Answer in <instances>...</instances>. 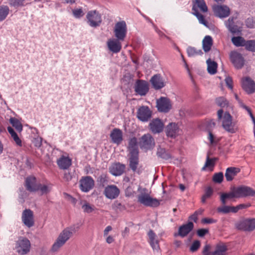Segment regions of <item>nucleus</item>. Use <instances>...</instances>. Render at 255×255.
I'll list each match as a JSON object with an SVG mask.
<instances>
[{"label": "nucleus", "mask_w": 255, "mask_h": 255, "mask_svg": "<svg viewBox=\"0 0 255 255\" xmlns=\"http://www.w3.org/2000/svg\"><path fill=\"white\" fill-rule=\"evenodd\" d=\"M76 232L74 226L66 228L59 235L55 242L52 245L51 250L52 252L57 251L62 247L67 241L73 236Z\"/></svg>", "instance_id": "nucleus-1"}, {"label": "nucleus", "mask_w": 255, "mask_h": 255, "mask_svg": "<svg viewBox=\"0 0 255 255\" xmlns=\"http://www.w3.org/2000/svg\"><path fill=\"white\" fill-rule=\"evenodd\" d=\"M155 145V140L150 133L144 134L139 139L138 145L145 151L152 149Z\"/></svg>", "instance_id": "nucleus-2"}, {"label": "nucleus", "mask_w": 255, "mask_h": 255, "mask_svg": "<svg viewBox=\"0 0 255 255\" xmlns=\"http://www.w3.org/2000/svg\"><path fill=\"white\" fill-rule=\"evenodd\" d=\"M222 127L224 129L230 133H235L238 128L235 123L232 121V117L229 112H225L222 119Z\"/></svg>", "instance_id": "nucleus-3"}, {"label": "nucleus", "mask_w": 255, "mask_h": 255, "mask_svg": "<svg viewBox=\"0 0 255 255\" xmlns=\"http://www.w3.org/2000/svg\"><path fill=\"white\" fill-rule=\"evenodd\" d=\"M138 202L146 207H157L160 205L158 200L151 197L148 194L141 193L138 195Z\"/></svg>", "instance_id": "nucleus-4"}, {"label": "nucleus", "mask_w": 255, "mask_h": 255, "mask_svg": "<svg viewBox=\"0 0 255 255\" xmlns=\"http://www.w3.org/2000/svg\"><path fill=\"white\" fill-rule=\"evenodd\" d=\"M30 242L26 238H21L16 242V251L20 255L28 254L30 251Z\"/></svg>", "instance_id": "nucleus-5"}, {"label": "nucleus", "mask_w": 255, "mask_h": 255, "mask_svg": "<svg viewBox=\"0 0 255 255\" xmlns=\"http://www.w3.org/2000/svg\"><path fill=\"white\" fill-rule=\"evenodd\" d=\"M236 227L239 230L251 232L255 229V218L245 219L236 224Z\"/></svg>", "instance_id": "nucleus-6"}, {"label": "nucleus", "mask_w": 255, "mask_h": 255, "mask_svg": "<svg viewBox=\"0 0 255 255\" xmlns=\"http://www.w3.org/2000/svg\"><path fill=\"white\" fill-rule=\"evenodd\" d=\"M86 18L88 23L93 27L99 26L102 22L101 15L96 10L89 11L87 14Z\"/></svg>", "instance_id": "nucleus-7"}, {"label": "nucleus", "mask_w": 255, "mask_h": 255, "mask_svg": "<svg viewBox=\"0 0 255 255\" xmlns=\"http://www.w3.org/2000/svg\"><path fill=\"white\" fill-rule=\"evenodd\" d=\"M237 198L255 196V190L251 187L242 185L235 187Z\"/></svg>", "instance_id": "nucleus-8"}, {"label": "nucleus", "mask_w": 255, "mask_h": 255, "mask_svg": "<svg viewBox=\"0 0 255 255\" xmlns=\"http://www.w3.org/2000/svg\"><path fill=\"white\" fill-rule=\"evenodd\" d=\"M114 33L118 40L123 41L127 33L126 22L124 21L117 22L115 25Z\"/></svg>", "instance_id": "nucleus-9"}, {"label": "nucleus", "mask_w": 255, "mask_h": 255, "mask_svg": "<svg viewBox=\"0 0 255 255\" xmlns=\"http://www.w3.org/2000/svg\"><path fill=\"white\" fill-rule=\"evenodd\" d=\"M156 107L159 112L166 113L171 109L172 105L168 98L161 97L156 101Z\"/></svg>", "instance_id": "nucleus-10"}, {"label": "nucleus", "mask_w": 255, "mask_h": 255, "mask_svg": "<svg viewBox=\"0 0 255 255\" xmlns=\"http://www.w3.org/2000/svg\"><path fill=\"white\" fill-rule=\"evenodd\" d=\"M80 188L84 192H88L91 190L94 186V181L91 176L83 177L79 181Z\"/></svg>", "instance_id": "nucleus-11"}, {"label": "nucleus", "mask_w": 255, "mask_h": 255, "mask_svg": "<svg viewBox=\"0 0 255 255\" xmlns=\"http://www.w3.org/2000/svg\"><path fill=\"white\" fill-rule=\"evenodd\" d=\"M152 112L147 106L140 107L137 112V118L140 121L147 122L151 117Z\"/></svg>", "instance_id": "nucleus-12"}, {"label": "nucleus", "mask_w": 255, "mask_h": 255, "mask_svg": "<svg viewBox=\"0 0 255 255\" xmlns=\"http://www.w3.org/2000/svg\"><path fill=\"white\" fill-rule=\"evenodd\" d=\"M214 14L220 18L228 17L230 14V9L225 5H214L212 7Z\"/></svg>", "instance_id": "nucleus-13"}, {"label": "nucleus", "mask_w": 255, "mask_h": 255, "mask_svg": "<svg viewBox=\"0 0 255 255\" xmlns=\"http://www.w3.org/2000/svg\"><path fill=\"white\" fill-rule=\"evenodd\" d=\"M232 63L237 69H241L244 65L245 60L242 55L237 52H232L230 55Z\"/></svg>", "instance_id": "nucleus-14"}, {"label": "nucleus", "mask_w": 255, "mask_h": 255, "mask_svg": "<svg viewBox=\"0 0 255 255\" xmlns=\"http://www.w3.org/2000/svg\"><path fill=\"white\" fill-rule=\"evenodd\" d=\"M120 191L115 185H108L105 187L104 194L109 199H115L120 195Z\"/></svg>", "instance_id": "nucleus-15"}, {"label": "nucleus", "mask_w": 255, "mask_h": 255, "mask_svg": "<svg viewBox=\"0 0 255 255\" xmlns=\"http://www.w3.org/2000/svg\"><path fill=\"white\" fill-rule=\"evenodd\" d=\"M134 91L140 96H145L149 91L147 82L144 80H137L135 84Z\"/></svg>", "instance_id": "nucleus-16"}, {"label": "nucleus", "mask_w": 255, "mask_h": 255, "mask_svg": "<svg viewBox=\"0 0 255 255\" xmlns=\"http://www.w3.org/2000/svg\"><path fill=\"white\" fill-rule=\"evenodd\" d=\"M22 221L23 224L28 228L32 227L34 224L33 213L30 209H25L22 214Z\"/></svg>", "instance_id": "nucleus-17"}, {"label": "nucleus", "mask_w": 255, "mask_h": 255, "mask_svg": "<svg viewBox=\"0 0 255 255\" xmlns=\"http://www.w3.org/2000/svg\"><path fill=\"white\" fill-rule=\"evenodd\" d=\"M25 186L27 190L29 192H36L38 191L39 183H37L36 178L32 175L27 176L25 180Z\"/></svg>", "instance_id": "nucleus-18"}, {"label": "nucleus", "mask_w": 255, "mask_h": 255, "mask_svg": "<svg viewBox=\"0 0 255 255\" xmlns=\"http://www.w3.org/2000/svg\"><path fill=\"white\" fill-rule=\"evenodd\" d=\"M194 228V224L192 222H188L180 226L178 229V233H175L174 236H179L182 238L186 236Z\"/></svg>", "instance_id": "nucleus-19"}, {"label": "nucleus", "mask_w": 255, "mask_h": 255, "mask_svg": "<svg viewBox=\"0 0 255 255\" xmlns=\"http://www.w3.org/2000/svg\"><path fill=\"white\" fill-rule=\"evenodd\" d=\"M151 132L154 134L161 132L164 128V124L159 119H153L149 124Z\"/></svg>", "instance_id": "nucleus-20"}, {"label": "nucleus", "mask_w": 255, "mask_h": 255, "mask_svg": "<svg viewBox=\"0 0 255 255\" xmlns=\"http://www.w3.org/2000/svg\"><path fill=\"white\" fill-rule=\"evenodd\" d=\"M110 136L112 142L117 145L120 144L123 140V132L122 130L119 128H114L112 130Z\"/></svg>", "instance_id": "nucleus-21"}, {"label": "nucleus", "mask_w": 255, "mask_h": 255, "mask_svg": "<svg viewBox=\"0 0 255 255\" xmlns=\"http://www.w3.org/2000/svg\"><path fill=\"white\" fill-rule=\"evenodd\" d=\"M242 88L249 94L255 92V82L249 77H246L242 82Z\"/></svg>", "instance_id": "nucleus-22"}, {"label": "nucleus", "mask_w": 255, "mask_h": 255, "mask_svg": "<svg viewBox=\"0 0 255 255\" xmlns=\"http://www.w3.org/2000/svg\"><path fill=\"white\" fill-rule=\"evenodd\" d=\"M125 165L119 162H116L112 165L110 167V173L115 176H118L121 175L125 171Z\"/></svg>", "instance_id": "nucleus-23"}, {"label": "nucleus", "mask_w": 255, "mask_h": 255, "mask_svg": "<svg viewBox=\"0 0 255 255\" xmlns=\"http://www.w3.org/2000/svg\"><path fill=\"white\" fill-rule=\"evenodd\" d=\"M150 82L155 90L161 89L165 86L164 80L160 74H155L153 76Z\"/></svg>", "instance_id": "nucleus-24"}, {"label": "nucleus", "mask_w": 255, "mask_h": 255, "mask_svg": "<svg viewBox=\"0 0 255 255\" xmlns=\"http://www.w3.org/2000/svg\"><path fill=\"white\" fill-rule=\"evenodd\" d=\"M179 128L175 123L169 124L165 128L166 135L170 137H175L178 134Z\"/></svg>", "instance_id": "nucleus-25"}, {"label": "nucleus", "mask_w": 255, "mask_h": 255, "mask_svg": "<svg viewBox=\"0 0 255 255\" xmlns=\"http://www.w3.org/2000/svg\"><path fill=\"white\" fill-rule=\"evenodd\" d=\"M236 18L234 17H230L227 21L225 22V25L228 30L233 34L238 33L241 32L240 27L235 24L234 20Z\"/></svg>", "instance_id": "nucleus-26"}, {"label": "nucleus", "mask_w": 255, "mask_h": 255, "mask_svg": "<svg viewBox=\"0 0 255 255\" xmlns=\"http://www.w3.org/2000/svg\"><path fill=\"white\" fill-rule=\"evenodd\" d=\"M149 243L154 251H158L160 249L159 242L156 239V235L153 230H150L148 232Z\"/></svg>", "instance_id": "nucleus-27"}, {"label": "nucleus", "mask_w": 255, "mask_h": 255, "mask_svg": "<svg viewBox=\"0 0 255 255\" xmlns=\"http://www.w3.org/2000/svg\"><path fill=\"white\" fill-rule=\"evenodd\" d=\"M239 168L235 167H230L227 168L225 173V177L227 181H231L233 180L235 176L240 172Z\"/></svg>", "instance_id": "nucleus-28"}, {"label": "nucleus", "mask_w": 255, "mask_h": 255, "mask_svg": "<svg viewBox=\"0 0 255 255\" xmlns=\"http://www.w3.org/2000/svg\"><path fill=\"white\" fill-rule=\"evenodd\" d=\"M235 198H237V196L235 187H233L231 188L230 192L228 193H222L221 194L220 200L222 204L225 205L226 204L227 199H231Z\"/></svg>", "instance_id": "nucleus-29"}, {"label": "nucleus", "mask_w": 255, "mask_h": 255, "mask_svg": "<svg viewBox=\"0 0 255 255\" xmlns=\"http://www.w3.org/2000/svg\"><path fill=\"white\" fill-rule=\"evenodd\" d=\"M107 45L110 50L114 53L119 52L122 48L121 43L118 40L109 39Z\"/></svg>", "instance_id": "nucleus-30"}, {"label": "nucleus", "mask_w": 255, "mask_h": 255, "mask_svg": "<svg viewBox=\"0 0 255 255\" xmlns=\"http://www.w3.org/2000/svg\"><path fill=\"white\" fill-rule=\"evenodd\" d=\"M193 7L194 6L196 7L195 10H198V8H199L203 12L208 11V7L204 0H193Z\"/></svg>", "instance_id": "nucleus-31"}, {"label": "nucleus", "mask_w": 255, "mask_h": 255, "mask_svg": "<svg viewBox=\"0 0 255 255\" xmlns=\"http://www.w3.org/2000/svg\"><path fill=\"white\" fill-rule=\"evenodd\" d=\"M203 49L205 52L209 51L213 44V40L210 36H206L202 41Z\"/></svg>", "instance_id": "nucleus-32"}, {"label": "nucleus", "mask_w": 255, "mask_h": 255, "mask_svg": "<svg viewBox=\"0 0 255 255\" xmlns=\"http://www.w3.org/2000/svg\"><path fill=\"white\" fill-rule=\"evenodd\" d=\"M156 154L158 158L163 159H168L172 157L169 151L160 147L157 148Z\"/></svg>", "instance_id": "nucleus-33"}, {"label": "nucleus", "mask_w": 255, "mask_h": 255, "mask_svg": "<svg viewBox=\"0 0 255 255\" xmlns=\"http://www.w3.org/2000/svg\"><path fill=\"white\" fill-rule=\"evenodd\" d=\"M207 70L210 74H215L217 73V63L213 61L210 58L208 59L207 61Z\"/></svg>", "instance_id": "nucleus-34"}, {"label": "nucleus", "mask_w": 255, "mask_h": 255, "mask_svg": "<svg viewBox=\"0 0 255 255\" xmlns=\"http://www.w3.org/2000/svg\"><path fill=\"white\" fill-rule=\"evenodd\" d=\"M227 251V247L223 243H219L216 246L215 253H217L218 255H225Z\"/></svg>", "instance_id": "nucleus-35"}, {"label": "nucleus", "mask_w": 255, "mask_h": 255, "mask_svg": "<svg viewBox=\"0 0 255 255\" xmlns=\"http://www.w3.org/2000/svg\"><path fill=\"white\" fill-rule=\"evenodd\" d=\"M246 41L241 36H234L232 38V43L237 47L244 46Z\"/></svg>", "instance_id": "nucleus-36"}, {"label": "nucleus", "mask_w": 255, "mask_h": 255, "mask_svg": "<svg viewBox=\"0 0 255 255\" xmlns=\"http://www.w3.org/2000/svg\"><path fill=\"white\" fill-rule=\"evenodd\" d=\"M9 123L17 131L20 132L22 131V125L17 119L15 118H10L9 119Z\"/></svg>", "instance_id": "nucleus-37"}, {"label": "nucleus", "mask_w": 255, "mask_h": 255, "mask_svg": "<svg viewBox=\"0 0 255 255\" xmlns=\"http://www.w3.org/2000/svg\"><path fill=\"white\" fill-rule=\"evenodd\" d=\"M9 9L6 5L0 6V21L3 20L9 13Z\"/></svg>", "instance_id": "nucleus-38"}, {"label": "nucleus", "mask_w": 255, "mask_h": 255, "mask_svg": "<svg viewBox=\"0 0 255 255\" xmlns=\"http://www.w3.org/2000/svg\"><path fill=\"white\" fill-rule=\"evenodd\" d=\"M196 7L194 6L192 7L193 14L195 15L199 20L200 23L204 24V25H207V22L205 20L204 16L201 13H200L198 10H196Z\"/></svg>", "instance_id": "nucleus-39"}, {"label": "nucleus", "mask_w": 255, "mask_h": 255, "mask_svg": "<svg viewBox=\"0 0 255 255\" xmlns=\"http://www.w3.org/2000/svg\"><path fill=\"white\" fill-rule=\"evenodd\" d=\"M57 163L61 169H67L72 165V160H57Z\"/></svg>", "instance_id": "nucleus-40"}, {"label": "nucleus", "mask_w": 255, "mask_h": 255, "mask_svg": "<svg viewBox=\"0 0 255 255\" xmlns=\"http://www.w3.org/2000/svg\"><path fill=\"white\" fill-rule=\"evenodd\" d=\"M187 52L189 56H195L202 55L203 52L201 49L197 50L195 47H189L187 49Z\"/></svg>", "instance_id": "nucleus-41"}, {"label": "nucleus", "mask_w": 255, "mask_h": 255, "mask_svg": "<svg viewBox=\"0 0 255 255\" xmlns=\"http://www.w3.org/2000/svg\"><path fill=\"white\" fill-rule=\"evenodd\" d=\"M216 160H206V162L204 166L202 168V171L208 170L212 171L214 170Z\"/></svg>", "instance_id": "nucleus-42"}, {"label": "nucleus", "mask_w": 255, "mask_h": 255, "mask_svg": "<svg viewBox=\"0 0 255 255\" xmlns=\"http://www.w3.org/2000/svg\"><path fill=\"white\" fill-rule=\"evenodd\" d=\"M244 47L248 51L255 52V40H247Z\"/></svg>", "instance_id": "nucleus-43"}, {"label": "nucleus", "mask_w": 255, "mask_h": 255, "mask_svg": "<svg viewBox=\"0 0 255 255\" xmlns=\"http://www.w3.org/2000/svg\"><path fill=\"white\" fill-rule=\"evenodd\" d=\"M138 142L135 137L130 138L128 140V149L138 148Z\"/></svg>", "instance_id": "nucleus-44"}, {"label": "nucleus", "mask_w": 255, "mask_h": 255, "mask_svg": "<svg viewBox=\"0 0 255 255\" xmlns=\"http://www.w3.org/2000/svg\"><path fill=\"white\" fill-rule=\"evenodd\" d=\"M129 152V159H138L139 154L138 148L128 149Z\"/></svg>", "instance_id": "nucleus-45"}, {"label": "nucleus", "mask_w": 255, "mask_h": 255, "mask_svg": "<svg viewBox=\"0 0 255 255\" xmlns=\"http://www.w3.org/2000/svg\"><path fill=\"white\" fill-rule=\"evenodd\" d=\"M216 102L219 106L222 108L228 107L229 105L228 101L223 97H220L217 98Z\"/></svg>", "instance_id": "nucleus-46"}, {"label": "nucleus", "mask_w": 255, "mask_h": 255, "mask_svg": "<svg viewBox=\"0 0 255 255\" xmlns=\"http://www.w3.org/2000/svg\"><path fill=\"white\" fill-rule=\"evenodd\" d=\"M224 179V175L223 172H220L216 173L214 174L212 180L216 183H221L222 182Z\"/></svg>", "instance_id": "nucleus-47"}, {"label": "nucleus", "mask_w": 255, "mask_h": 255, "mask_svg": "<svg viewBox=\"0 0 255 255\" xmlns=\"http://www.w3.org/2000/svg\"><path fill=\"white\" fill-rule=\"evenodd\" d=\"M40 191L41 195L46 194L50 191V188L46 185H42L39 183L38 191Z\"/></svg>", "instance_id": "nucleus-48"}, {"label": "nucleus", "mask_w": 255, "mask_h": 255, "mask_svg": "<svg viewBox=\"0 0 255 255\" xmlns=\"http://www.w3.org/2000/svg\"><path fill=\"white\" fill-rule=\"evenodd\" d=\"M200 245L201 244L199 241H194L190 248V251L192 253L195 252L200 248Z\"/></svg>", "instance_id": "nucleus-49"}, {"label": "nucleus", "mask_w": 255, "mask_h": 255, "mask_svg": "<svg viewBox=\"0 0 255 255\" xmlns=\"http://www.w3.org/2000/svg\"><path fill=\"white\" fill-rule=\"evenodd\" d=\"M217 211L219 213L228 214L231 212V206L224 205L222 207H218Z\"/></svg>", "instance_id": "nucleus-50"}, {"label": "nucleus", "mask_w": 255, "mask_h": 255, "mask_svg": "<svg viewBox=\"0 0 255 255\" xmlns=\"http://www.w3.org/2000/svg\"><path fill=\"white\" fill-rule=\"evenodd\" d=\"M82 208L85 213H90L94 211V208L88 203L85 202L82 206Z\"/></svg>", "instance_id": "nucleus-51"}, {"label": "nucleus", "mask_w": 255, "mask_h": 255, "mask_svg": "<svg viewBox=\"0 0 255 255\" xmlns=\"http://www.w3.org/2000/svg\"><path fill=\"white\" fill-rule=\"evenodd\" d=\"M98 181L100 182L101 185L105 186L107 184L108 179L106 175L102 174L99 177Z\"/></svg>", "instance_id": "nucleus-52"}, {"label": "nucleus", "mask_w": 255, "mask_h": 255, "mask_svg": "<svg viewBox=\"0 0 255 255\" xmlns=\"http://www.w3.org/2000/svg\"><path fill=\"white\" fill-rule=\"evenodd\" d=\"M72 12L74 16L76 18H78L82 17L84 14L82 8H77L74 9L73 10Z\"/></svg>", "instance_id": "nucleus-53"}, {"label": "nucleus", "mask_w": 255, "mask_h": 255, "mask_svg": "<svg viewBox=\"0 0 255 255\" xmlns=\"http://www.w3.org/2000/svg\"><path fill=\"white\" fill-rule=\"evenodd\" d=\"M24 0H9V4L11 6H18L23 4Z\"/></svg>", "instance_id": "nucleus-54"}, {"label": "nucleus", "mask_w": 255, "mask_h": 255, "mask_svg": "<svg viewBox=\"0 0 255 255\" xmlns=\"http://www.w3.org/2000/svg\"><path fill=\"white\" fill-rule=\"evenodd\" d=\"M209 233V230L207 229H200L197 231V235L200 237H203Z\"/></svg>", "instance_id": "nucleus-55"}, {"label": "nucleus", "mask_w": 255, "mask_h": 255, "mask_svg": "<svg viewBox=\"0 0 255 255\" xmlns=\"http://www.w3.org/2000/svg\"><path fill=\"white\" fill-rule=\"evenodd\" d=\"M113 206L114 208L116 209H119L121 211L124 210L126 209V207L125 206V205H122V203L119 202L117 201L114 202Z\"/></svg>", "instance_id": "nucleus-56"}, {"label": "nucleus", "mask_w": 255, "mask_h": 255, "mask_svg": "<svg viewBox=\"0 0 255 255\" xmlns=\"http://www.w3.org/2000/svg\"><path fill=\"white\" fill-rule=\"evenodd\" d=\"M138 164V160H130L129 166L133 171H136Z\"/></svg>", "instance_id": "nucleus-57"}, {"label": "nucleus", "mask_w": 255, "mask_h": 255, "mask_svg": "<svg viewBox=\"0 0 255 255\" xmlns=\"http://www.w3.org/2000/svg\"><path fill=\"white\" fill-rule=\"evenodd\" d=\"M217 222V220L213 218H205L202 219L201 223L203 224H213Z\"/></svg>", "instance_id": "nucleus-58"}, {"label": "nucleus", "mask_w": 255, "mask_h": 255, "mask_svg": "<svg viewBox=\"0 0 255 255\" xmlns=\"http://www.w3.org/2000/svg\"><path fill=\"white\" fill-rule=\"evenodd\" d=\"M213 193V190L211 187H208L205 190V193L203 195L207 198H210Z\"/></svg>", "instance_id": "nucleus-59"}, {"label": "nucleus", "mask_w": 255, "mask_h": 255, "mask_svg": "<svg viewBox=\"0 0 255 255\" xmlns=\"http://www.w3.org/2000/svg\"><path fill=\"white\" fill-rule=\"evenodd\" d=\"M26 196L27 195L25 191H23V190H20V193L19 195V202L21 203H24Z\"/></svg>", "instance_id": "nucleus-60"}, {"label": "nucleus", "mask_w": 255, "mask_h": 255, "mask_svg": "<svg viewBox=\"0 0 255 255\" xmlns=\"http://www.w3.org/2000/svg\"><path fill=\"white\" fill-rule=\"evenodd\" d=\"M241 107L246 109L248 113L249 114V115H250V117H251L252 119L253 120V122L255 123V118L254 117V116L252 113L251 110L248 107L246 106L244 103H241Z\"/></svg>", "instance_id": "nucleus-61"}, {"label": "nucleus", "mask_w": 255, "mask_h": 255, "mask_svg": "<svg viewBox=\"0 0 255 255\" xmlns=\"http://www.w3.org/2000/svg\"><path fill=\"white\" fill-rule=\"evenodd\" d=\"M225 82L229 89H233V80L231 77L229 76L226 77L225 79Z\"/></svg>", "instance_id": "nucleus-62"}, {"label": "nucleus", "mask_w": 255, "mask_h": 255, "mask_svg": "<svg viewBox=\"0 0 255 255\" xmlns=\"http://www.w3.org/2000/svg\"><path fill=\"white\" fill-rule=\"evenodd\" d=\"M155 30L156 32L158 34L159 36L162 38V37H166L168 39H170V38L168 36H167L166 35H165L163 32H162L161 31H160L159 29H158L156 26L154 25Z\"/></svg>", "instance_id": "nucleus-63"}, {"label": "nucleus", "mask_w": 255, "mask_h": 255, "mask_svg": "<svg viewBox=\"0 0 255 255\" xmlns=\"http://www.w3.org/2000/svg\"><path fill=\"white\" fill-rule=\"evenodd\" d=\"M63 178L66 181H69L72 179V176L70 172H65L64 174Z\"/></svg>", "instance_id": "nucleus-64"}]
</instances>
